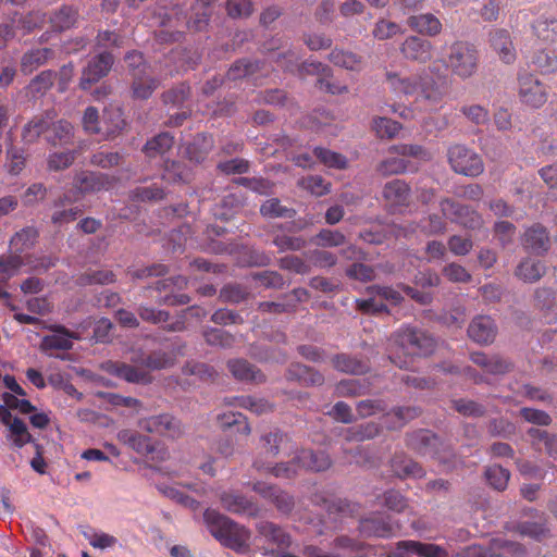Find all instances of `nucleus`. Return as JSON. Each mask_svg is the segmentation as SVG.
I'll return each mask as SVG.
<instances>
[{
	"mask_svg": "<svg viewBox=\"0 0 557 557\" xmlns=\"http://www.w3.org/2000/svg\"><path fill=\"white\" fill-rule=\"evenodd\" d=\"M203 520L211 535L237 554L251 552V531L215 509H206Z\"/></svg>",
	"mask_w": 557,
	"mask_h": 557,
	"instance_id": "1",
	"label": "nucleus"
},
{
	"mask_svg": "<svg viewBox=\"0 0 557 557\" xmlns=\"http://www.w3.org/2000/svg\"><path fill=\"white\" fill-rule=\"evenodd\" d=\"M396 352L405 355V359L398 356H389V359L400 369H410L414 357L429 356L434 351L435 339L425 331L404 325L391 337Z\"/></svg>",
	"mask_w": 557,
	"mask_h": 557,
	"instance_id": "2",
	"label": "nucleus"
},
{
	"mask_svg": "<svg viewBox=\"0 0 557 557\" xmlns=\"http://www.w3.org/2000/svg\"><path fill=\"white\" fill-rule=\"evenodd\" d=\"M300 57L298 53L289 50L286 53L277 54L275 62L284 70L288 72L298 71L300 77L306 75H318L315 86L331 95H343L348 92V87L342 85L338 82L331 79L332 70L326 65L318 61H307L302 64H298Z\"/></svg>",
	"mask_w": 557,
	"mask_h": 557,
	"instance_id": "3",
	"label": "nucleus"
},
{
	"mask_svg": "<svg viewBox=\"0 0 557 557\" xmlns=\"http://www.w3.org/2000/svg\"><path fill=\"white\" fill-rule=\"evenodd\" d=\"M479 60V51L473 44L456 40L449 46L444 64L453 75L467 79L478 72Z\"/></svg>",
	"mask_w": 557,
	"mask_h": 557,
	"instance_id": "4",
	"label": "nucleus"
},
{
	"mask_svg": "<svg viewBox=\"0 0 557 557\" xmlns=\"http://www.w3.org/2000/svg\"><path fill=\"white\" fill-rule=\"evenodd\" d=\"M447 160L451 170L469 177H476L484 171L480 154L461 144H455L447 149Z\"/></svg>",
	"mask_w": 557,
	"mask_h": 557,
	"instance_id": "5",
	"label": "nucleus"
},
{
	"mask_svg": "<svg viewBox=\"0 0 557 557\" xmlns=\"http://www.w3.org/2000/svg\"><path fill=\"white\" fill-rule=\"evenodd\" d=\"M518 96L527 107L539 109L548 98L546 86L533 74L521 73L518 76Z\"/></svg>",
	"mask_w": 557,
	"mask_h": 557,
	"instance_id": "6",
	"label": "nucleus"
},
{
	"mask_svg": "<svg viewBox=\"0 0 557 557\" xmlns=\"http://www.w3.org/2000/svg\"><path fill=\"white\" fill-rule=\"evenodd\" d=\"M183 346L172 347L169 350L158 349L146 355L141 349L136 350L131 356V362L140 364L150 373V371H159L171 368L175 364L177 355L182 354Z\"/></svg>",
	"mask_w": 557,
	"mask_h": 557,
	"instance_id": "7",
	"label": "nucleus"
},
{
	"mask_svg": "<svg viewBox=\"0 0 557 557\" xmlns=\"http://www.w3.org/2000/svg\"><path fill=\"white\" fill-rule=\"evenodd\" d=\"M137 425L146 433L169 438H177L183 434L181 422L169 413L139 419Z\"/></svg>",
	"mask_w": 557,
	"mask_h": 557,
	"instance_id": "8",
	"label": "nucleus"
},
{
	"mask_svg": "<svg viewBox=\"0 0 557 557\" xmlns=\"http://www.w3.org/2000/svg\"><path fill=\"white\" fill-rule=\"evenodd\" d=\"M440 207L443 215L466 228L479 230L483 226L484 222L481 214L468 206L445 198L441 201Z\"/></svg>",
	"mask_w": 557,
	"mask_h": 557,
	"instance_id": "9",
	"label": "nucleus"
},
{
	"mask_svg": "<svg viewBox=\"0 0 557 557\" xmlns=\"http://www.w3.org/2000/svg\"><path fill=\"white\" fill-rule=\"evenodd\" d=\"M222 508L233 515L256 518L260 515L259 504L235 490L222 491L219 494Z\"/></svg>",
	"mask_w": 557,
	"mask_h": 557,
	"instance_id": "10",
	"label": "nucleus"
},
{
	"mask_svg": "<svg viewBox=\"0 0 557 557\" xmlns=\"http://www.w3.org/2000/svg\"><path fill=\"white\" fill-rule=\"evenodd\" d=\"M113 63L114 57L111 52L103 51L94 57L83 70L79 87L84 90L89 89L94 84L109 74Z\"/></svg>",
	"mask_w": 557,
	"mask_h": 557,
	"instance_id": "11",
	"label": "nucleus"
},
{
	"mask_svg": "<svg viewBox=\"0 0 557 557\" xmlns=\"http://www.w3.org/2000/svg\"><path fill=\"white\" fill-rule=\"evenodd\" d=\"M406 444L408 448L421 456L442 459L440 455V447L443 444L438 436L429 430H418L407 434Z\"/></svg>",
	"mask_w": 557,
	"mask_h": 557,
	"instance_id": "12",
	"label": "nucleus"
},
{
	"mask_svg": "<svg viewBox=\"0 0 557 557\" xmlns=\"http://www.w3.org/2000/svg\"><path fill=\"white\" fill-rule=\"evenodd\" d=\"M399 50L406 60L425 64L433 59L434 45L429 39L411 35L403 41Z\"/></svg>",
	"mask_w": 557,
	"mask_h": 557,
	"instance_id": "13",
	"label": "nucleus"
},
{
	"mask_svg": "<svg viewBox=\"0 0 557 557\" xmlns=\"http://www.w3.org/2000/svg\"><path fill=\"white\" fill-rule=\"evenodd\" d=\"M411 196L410 186L399 178L387 182L382 191L384 203L389 212L396 213L409 206Z\"/></svg>",
	"mask_w": 557,
	"mask_h": 557,
	"instance_id": "14",
	"label": "nucleus"
},
{
	"mask_svg": "<svg viewBox=\"0 0 557 557\" xmlns=\"http://www.w3.org/2000/svg\"><path fill=\"white\" fill-rule=\"evenodd\" d=\"M417 85L416 101L423 102L432 108H436L446 95L445 87L436 82L425 70L419 73V84Z\"/></svg>",
	"mask_w": 557,
	"mask_h": 557,
	"instance_id": "15",
	"label": "nucleus"
},
{
	"mask_svg": "<svg viewBox=\"0 0 557 557\" xmlns=\"http://www.w3.org/2000/svg\"><path fill=\"white\" fill-rule=\"evenodd\" d=\"M251 490L263 499L272 503L283 513H289L295 506L294 497L276 485L258 481L251 485Z\"/></svg>",
	"mask_w": 557,
	"mask_h": 557,
	"instance_id": "16",
	"label": "nucleus"
},
{
	"mask_svg": "<svg viewBox=\"0 0 557 557\" xmlns=\"http://www.w3.org/2000/svg\"><path fill=\"white\" fill-rule=\"evenodd\" d=\"M104 369L108 373L125 380L129 383L148 384L151 382V375L140 364H128L120 361H109Z\"/></svg>",
	"mask_w": 557,
	"mask_h": 557,
	"instance_id": "17",
	"label": "nucleus"
},
{
	"mask_svg": "<svg viewBox=\"0 0 557 557\" xmlns=\"http://www.w3.org/2000/svg\"><path fill=\"white\" fill-rule=\"evenodd\" d=\"M521 243L527 250L544 256L550 248L549 233L541 223H534L524 231Z\"/></svg>",
	"mask_w": 557,
	"mask_h": 557,
	"instance_id": "18",
	"label": "nucleus"
},
{
	"mask_svg": "<svg viewBox=\"0 0 557 557\" xmlns=\"http://www.w3.org/2000/svg\"><path fill=\"white\" fill-rule=\"evenodd\" d=\"M48 330H50L52 334L42 337L40 344V349L42 351L70 350L73 348V339L79 338L76 333L71 332L64 325H49Z\"/></svg>",
	"mask_w": 557,
	"mask_h": 557,
	"instance_id": "19",
	"label": "nucleus"
},
{
	"mask_svg": "<svg viewBox=\"0 0 557 557\" xmlns=\"http://www.w3.org/2000/svg\"><path fill=\"white\" fill-rule=\"evenodd\" d=\"M111 186L109 175L91 171H81L74 177V187L81 194L97 193Z\"/></svg>",
	"mask_w": 557,
	"mask_h": 557,
	"instance_id": "20",
	"label": "nucleus"
},
{
	"mask_svg": "<svg viewBox=\"0 0 557 557\" xmlns=\"http://www.w3.org/2000/svg\"><path fill=\"white\" fill-rule=\"evenodd\" d=\"M55 112L52 110L45 111L41 114L35 115L28 121L22 129V139L26 144H34L45 134L49 133L51 121L54 120Z\"/></svg>",
	"mask_w": 557,
	"mask_h": 557,
	"instance_id": "21",
	"label": "nucleus"
},
{
	"mask_svg": "<svg viewBox=\"0 0 557 557\" xmlns=\"http://www.w3.org/2000/svg\"><path fill=\"white\" fill-rule=\"evenodd\" d=\"M534 308L541 313L545 323L557 322L556 292L552 287H537L533 295Z\"/></svg>",
	"mask_w": 557,
	"mask_h": 557,
	"instance_id": "22",
	"label": "nucleus"
},
{
	"mask_svg": "<svg viewBox=\"0 0 557 557\" xmlns=\"http://www.w3.org/2000/svg\"><path fill=\"white\" fill-rule=\"evenodd\" d=\"M497 327L487 315H479L468 327L469 337L478 344H490L495 339Z\"/></svg>",
	"mask_w": 557,
	"mask_h": 557,
	"instance_id": "23",
	"label": "nucleus"
},
{
	"mask_svg": "<svg viewBox=\"0 0 557 557\" xmlns=\"http://www.w3.org/2000/svg\"><path fill=\"white\" fill-rule=\"evenodd\" d=\"M490 42L503 62L507 64L515 62L517 57L516 49L508 30L503 28L494 29L490 34Z\"/></svg>",
	"mask_w": 557,
	"mask_h": 557,
	"instance_id": "24",
	"label": "nucleus"
},
{
	"mask_svg": "<svg viewBox=\"0 0 557 557\" xmlns=\"http://www.w3.org/2000/svg\"><path fill=\"white\" fill-rule=\"evenodd\" d=\"M121 443L132 448L141 456H148L156 451V445L152 440L137 431L124 429L117 433Z\"/></svg>",
	"mask_w": 557,
	"mask_h": 557,
	"instance_id": "25",
	"label": "nucleus"
},
{
	"mask_svg": "<svg viewBox=\"0 0 557 557\" xmlns=\"http://www.w3.org/2000/svg\"><path fill=\"white\" fill-rule=\"evenodd\" d=\"M408 26L416 33L435 37L442 33V22L432 13L411 15L407 18Z\"/></svg>",
	"mask_w": 557,
	"mask_h": 557,
	"instance_id": "26",
	"label": "nucleus"
},
{
	"mask_svg": "<svg viewBox=\"0 0 557 557\" xmlns=\"http://www.w3.org/2000/svg\"><path fill=\"white\" fill-rule=\"evenodd\" d=\"M286 379L305 386H320L324 382L322 373L301 363H292L286 371Z\"/></svg>",
	"mask_w": 557,
	"mask_h": 557,
	"instance_id": "27",
	"label": "nucleus"
},
{
	"mask_svg": "<svg viewBox=\"0 0 557 557\" xmlns=\"http://www.w3.org/2000/svg\"><path fill=\"white\" fill-rule=\"evenodd\" d=\"M391 468L394 474L399 479H421L425 475L423 468L405 454H395L391 459Z\"/></svg>",
	"mask_w": 557,
	"mask_h": 557,
	"instance_id": "28",
	"label": "nucleus"
},
{
	"mask_svg": "<svg viewBox=\"0 0 557 557\" xmlns=\"http://www.w3.org/2000/svg\"><path fill=\"white\" fill-rule=\"evenodd\" d=\"M473 363L490 374H505L511 370V362L498 356H487L484 352L475 351L470 356Z\"/></svg>",
	"mask_w": 557,
	"mask_h": 557,
	"instance_id": "29",
	"label": "nucleus"
},
{
	"mask_svg": "<svg viewBox=\"0 0 557 557\" xmlns=\"http://www.w3.org/2000/svg\"><path fill=\"white\" fill-rule=\"evenodd\" d=\"M295 461L299 467L315 472L325 471L332 465V460L326 453L311 449H301L295 457Z\"/></svg>",
	"mask_w": 557,
	"mask_h": 557,
	"instance_id": "30",
	"label": "nucleus"
},
{
	"mask_svg": "<svg viewBox=\"0 0 557 557\" xmlns=\"http://www.w3.org/2000/svg\"><path fill=\"white\" fill-rule=\"evenodd\" d=\"M78 10L73 5H62L49 15L50 27L53 32H64L74 27L78 21Z\"/></svg>",
	"mask_w": 557,
	"mask_h": 557,
	"instance_id": "31",
	"label": "nucleus"
},
{
	"mask_svg": "<svg viewBox=\"0 0 557 557\" xmlns=\"http://www.w3.org/2000/svg\"><path fill=\"white\" fill-rule=\"evenodd\" d=\"M227 368L236 380L252 383H262L265 381L264 374L247 360H230L227 362Z\"/></svg>",
	"mask_w": 557,
	"mask_h": 557,
	"instance_id": "32",
	"label": "nucleus"
},
{
	"mask_svg": "<svg viewBox=\"0 0 557 557\" xmlns=\"http://www.w3.org/2000/svg\"><path fill=\"white\" fill-rule=\"evenodd\" d=\"M213 144L214 141L211 135L198 134L193 141L186 146L185 154L189 161L201 163L212 151Z\"/></svg>",
	"mask_w": 557,
	"mask_h": 557,
	"instance_id": "33",
	"label": "nucleus"
},
{
	"mask_svg": "<svg viewBox=\"0 0 557 557\" xmlns=\"http://www.w3.org/2000/svg\"><path fill=\"white\" fill-rule=\"evenodd\" d=\"M257 531L268 542L275 544L280 548H288L292 545L290 535L282 527L273 522H259Z\"/></svg>",
	"mask_w": 557,
	"mask_h": 557,
	"instance_id": "34",
	"label": "nucleus"
},
{
	"mask_svg": "<svg viewBox=\"0 0 557 557\" xmlns=\"http://www.w3.org/2000/svg\"><path fill=\"white\" fill-rule=\"evenodd\" d=\"M547 271V267L541 260L525 258L517 265L515 275L525 283H535L540 281Z\"/></svg>",
	"mask_w": 557,
	"mask_h": 557,
	"instance_id": "35",
	"label": "nucleus"
},
{
	"mask_svg": "<svg viewBox=\"0 0 557 557\" xmlns=\"http://www.w3.org/2000/svg\"><path fill=\"white\" fill-rule=\"evenodd\" d=\"M102 137L112 139L117 136L126 126L123 111L120 108L106 109L102 117Z\"/></svg>",
	"mask_w": 557,
	"mask_h": 557,
	"instance_id": "36",
	"label": "nucleus"
},
{
	"mask_svg": "<svg viewBox=\"0 0 557 557\" xmlns=\"http://www.w3.org/2000/svg\"><path fill=\"white\" fill-rule=\"evenodd\" d=\"M386 82L389 88L405 96H414L418 92L419 74L404 76L397 72H386Z\"/></svg>",
	"mask_w": 557,
	"mask_h": 557,
	"instance_id": "37",
	"label": "nucleus"
},
{
	"mask_svg": "<svg viewBox=\"0 0 557 557\" xmlns=\"http://www.w3.org/2000/svg\"><path fill=\"white\" fill-rule=\"evenodd\" d=\"M421 414V409L414 406H400L393 408L389 412L384 414L385 423L391 430L403 428L409 421L418 418Z\"/></svg>",
	"mask_w": 557,
	"mask_h": 557,
	"instance_id": "38",
	"label": "nucleus"
},
{
	"mask_svg": "<svg viewBox=\"0 0 557 557\" xmlns=\"http://www.w3.org/2000/svg\"><path fill=\"white\" fill-rule=\"evenodd\" d=\"M74 137V127L66 120L51 121L49 133L46 140L52 146H64L72 143Z\"/></svg>",
	"mask_w": 557,
	"mask_h": 557,
	"instance_id": "39",
	"label": "nucleus"
},
{
	"mask_svg": "<svg viewBox=\"0 0 557 557\" xmlns=\"http://www.w3.org/2000/svg\"><path fill=\"white\" fill-rule=\"evenodd\" d=\"M359 529L367 536L377 537H389L394 530L392 523L382 516L362 519Z\"/></svg>",
	"mask_w": 557,
	"mask_h": 557,
	"instance_id": "40",
	"label": "nucleus"
},
{
	"mask_svg": "<svg viewBox=\"0 0 557 557\" xmlns=\"http://www.w3.org/2000/svg\"><path fill=\"white\" fill-rule=\"evenodd\" d=\"M371 383L368 380L347 379L342 380L335 386V395L338 397H358L369 394Z\"/></svg>",
	"mask_w": 557,
	"mask_h": 557,
	"instance_id": "41",
	"label": "nucleus"
},
{
	"mask_svg": "<svg viewBox=\"0 0 557 557\" xmlns=\"http://www.w3.org/2000/svg\"><path fill=\"white\" fill-rule=\"evenodd\" d=\"M53 57V51L50 48H36L24 53L21 61V71L24 74H30L39 66L47 63Z\"/></svg>",
	"mask_w": 557,
	"mask_h": 557,
	"instance_id": "42",
	"label": "nucleus"
},
{
	"mask_svg": "<svg viewBox=\"0 0 557 557\" xmlns=\"http://www.w3.org/2000/svg\"><path fill=\"white\" fill-rule=\"evenodd\" d=\"M260 442L264 454L274 458L290 443V437L286 433L275 430L262 435Z\"/></svg>",
	"mask_w": 557,
	"mask_h": 557,
	"instance_id": "43",
	"label": "nucleus"
},
{
	"mask_svg": "<svg viewBox=\"0 0 557 557\" xmlns=\"http://www.w3.org/2000/svg\"><path fill=\"white\" fill-rule=\"evenodd\" d=\"M38 237L39 232L36 227L26 226L12 236L10 246L15 253L21 255L25 250L32 249L36 245Z\"/></svg>",
	"mask_w": 557,
	"mask_h": 557,
	"instance_id": "44",
	"label": "nucleus"
},
{
	"mask_svg": "<svg viewBox=\"0 0 557 557\" xmlns=\"http://www.w3.org/2000/svg\"><path fill=\"white\" fill-rule=\"evenodd\" d=\"M174 145V137L169 132H162L147 140L143 151L148 158H154L168 152Z\"/></svg>",
	"mask_w": 557,
	"mask_h": 557,
	"instance_id": "45",
	"label": "nucleus"
},
{
	"mask_svg": "<svg viewBox=\"0 0 557 557\" xmlns=\"http://www.w3.org/2000/svg\"><path fill=\"white\" fill-rule=\"evenodd\" d=\"M332 363L336 370L355 375L363 374L369 370L367 362L346 354L335 355L332 359Z\"/></svg>",
	"mask_w": 557,
	"mask_h": 557,
	"instance_id": "46",
	"label": "nucleus"
},
{
	"mask_svg": "<svg viewBox=\"0 0 557 557\" xmlns=\"http://www.w3.org/2000/svg\"><path fill=\"white\" fill-rule=\"evenodd\" d=\"M379 424L374 422H368L364 424L344 429L342 432V436L347 442H363L366 440H371L379 434Z\"/></svg>",
	"mask_w": 557,
	"mask_h": 557,
	"instance_id": "47",
	"label": "nucleus"
},
{
	"mask_svg": "<svg viewBox=\"0 0 557 557\" xmlns=\"http://www.w3.org/2000/svg\"><path fill=\"white\" fill-rule=\"evenodd\" d=\"M159 82L154 77L146 74H140L139 76L132 77V94L136 99H148L153 94V91L158 88Z\"/></svg>",
	"mask_w": 557,
	"mask_h": 557,
	"instance_id": "48",
	"label": "nucleus"
},
{
	"mask_svg": "<svg viewBox=\"0 0 557 557\" xmlns=\"http://www.w3.org/2000/svg\"><path fill=\"white\" fill-rule=\"evenodd\" d=\"M533 35L547 44L557 42V20L540 17L532 24Z\"/></svg>",
	"mask_w": 557,
	"mask_h": 557,
	"instance_id": "49",
	"label": "nucleus"
},
{
	"mask_svg": "<svg viewBox=\"0 0 557 557\" xmlns=\"http://www.w3.org/2000/svg\"><path fill=\"white\" fill-rule=\"evenodd\" d=\"M329 60L336 66L349 71H359L362 64V58L351 51L334 48L329 54Z\"/></svg>",
	"mask_w": 557,
	"mask_h": 557,
	"instance_id": "50",
	"label": "nucleus"
},
{
	"mask_svg": "<svg viewBox=\"0 0 557 557\" xmlns=\"http://www.w3.org/2000/svg\"><path fill=\"white\" fill-rule=\"evenodd\" d=\"M401 546L408 548L410 553L419 557H448V552L436 544L407 540L403 541Z\"/></svg>",
	"mask_w": 557,
	"mask_h": 557,
	"instance_id": "51",
	"label": "nucleus"
},
{
	"mask_svg": "<svg viewBox=\"0 0 557 557\" xmlns=\"http://www.w3.org/2000/svg\"><path fill=\"white\" fill-rule=\"evenodd\" d=\"M162 178L169 183H186L190 178V171L180 161L166 160L164 162Z\"/></svg>",
	"mask_w": 557,
	"mask_h": 557,
	"instance_id": "52",
	"label": "nucleus"
},
{
	"mask_svg": "<svg viewBox=\"0 0 557 557\" xmlns=\"http://www.w3.org/2000/svg\"><path fill=\"white\" fill-rule=\"evenodd\" d=\"M218 421L223 430L236 426V431L238 433L244 435H249L251 433V428L247 418L240 412H224L218 416Z\"/></svg>",
	"mask_w": 557,
	"mask_h": 557,
	"instance_id": "53",
	"label": "nucleus"
},
{
	"mask_svg": "<svg viewBox=\"0 0 557 557\" xmlns=\"http://www.w3.org/2000/svg\"><path fill=\"white\" fill-rule=\"evenodd\" d=\"M23 265L24 258L21 255L0 256V283H7Z\"/></svg>",
	"mask_w": 557,
	"mask_h": 557,
	"instance_id": "54",
	"label": "nucleus"
},
{
	"mask_svg": "<svg viewBox=\"0 0 557 557\" xmlns=\"http://www.w3.org/2000/svg\"><path fill=\"white\" fill-rule=\"evenodd\" d=\"M311 242L318 247L333 248L343 246L346 243V236L336 230L322 228L311 238Z\"/></svg>",
	"mask_w": 557,
	"mask_h": 557,
	"instance_id": "55",
	"label": "nucleus"
},
{
	"mask_svg": "<svg viewBox=\"0 0 557 557\" xmlns=\"http://www.w3.org/2000/svg\"><path fill=\"white\" fill-rule=\"evenodd\" d=\"M260 62L249 59H242L232 64L228 69L226 77L230 81H237L253 75L260 70Z\"/></svg>",
	"mask_w": 557,
	"mask_h": 557,
	"instance_id": "56",
	"label": "nucleus"
},
{
	"mask_svg": "<svg viewBox=\"0 0 557 557\" xmlns=\"http://www.w3.org/2000/svg\"><path fill=\"white\" fill-rule=\"evenodd\" d=\"M227 404L248 409L256 414H262L273 410V406L269 401L251 396L235 397L231 401H227Z\"/></svg>",
	"mask_w": 557,
	"mask_h": 557,
	"instance_id": "57",
	"label": "nucleus"
},
{
	"mask_svg": "<svg viewBox=\"0 0 557 557\" xmlns=\"http://www.w3.org/2000/svg\"><path fill=\"white\" fill-rule=\"evenodd\" d=\"M55 76L57 73L51 70L42 71L30 81L27 86V92L33 97L44 95L53 85Z\"/></svg>",
	"mask_w": 557,
	"mask_h": 557,
	"instance_id": "58",
	"label": "nucleus"
},
{
	"mask_svg": "<svg viewBox=\"0 0 557 557\" xmlns=\"http://www.w3.org/2000/svg\"><path fill=\"white\" fill-rule=\"evenodd\" d=\"M313 153L327 168L344 170L348 166V160L342 153L322 147H315Z\"/></svg>",
	"mask_w": 557,
	"mask_h": 557,
	"instance_id": "59",
	"label": "nucleus"
},
{
	"mask_svg": "<svg viewBox=\"0 0 557 557\" xmlns=\"http://www.w3.org/2000/svg\"><path fill=\"white\" fill-rule=\"evenodd\" d=\"M115 282V274L111 270H95L88 271L76 280L77 285L87 286V285H108Z\"/></svg>",
	"mask_w": 557,
	"mask_h": 557,
	"instance_id": "60",
	"label": "nucleus"
},
{
	"mask_svg": "<svg viewBox=\"0 0 557 557\" xmlns=\"http://www.w3.org/2000/svg\"><path fill=\"white\" fill-rule=\"evenodd\" d=\"M10 430V438L12 440V444L16 448H22L28 443H35L34 437L28 432L26 424L24 421L17 417H14Z\"/></svg>",
	"mask_w": 557,
	"mask_h": 557,
	"instance_id": "61",
	"label": "nucleus"
},
{
	"mask_svg": "<svg viewBox=\"0 0 557 557\" xmlns=\"http://www.w3.org/2000/svg\"><path fill=\"white\" fill-rule=\"evenodd\" d=\"M312 502L325 508L329 513L348 515L352 512L351 504L346 499H329L320 494H314Z\"/></svg>",
	"mask_w": 557,
	"mask_h": 557,
	"instance_id": "62",
	"label": "nucleus"
},
{
	"mask_svg": "<svg viewBox=\"0 0 557 557\" xmlns=\"http://www.w3.org/2000/svg\"><path fill=\"white\" fill-rule=\"evenodd\" d=\"M532 63L544 74L557 71V55L554 50L541 49L535 52Z\"/></svg>",
	"mask_w": 557,
	"mask_h": 557,
	"instance_id": "63",
	"label": "nucleus"
},
{
	"mask_svg": "<svg viewBox=\"0 0 557 557\" xmlns=\"http://www.w3.org/2000/svg\"><path fill=\"white\" fill-rule=\"evenodd\" d=\"M485 478L492 487L497 491H504L508 485L510 472L502 466L494 465L486 469Z\"/></svg>",
	"mask_w": 557,
	"mask_h": 557,
	"instance_id": "64",
	"label": "nucleus"
}]
</instances>
